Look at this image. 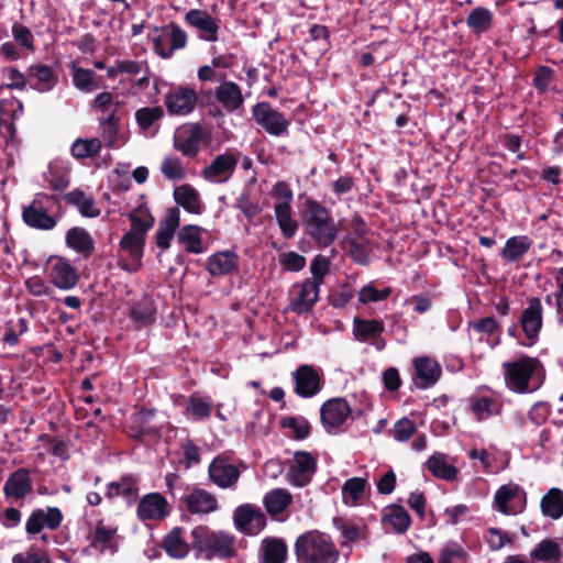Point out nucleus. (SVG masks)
<instances>
[{
	"mask_svg": "<svg viewBox=\"0 0 563 563\" xmlns=\"http://www.w3.org/2000/svg\"><path fill=\"white\" fill-rule=\"evenodd\" d=\"M198 102V95L195 88L189 86H177L172 88L165 96L164 103L170 115H187L191 113Z\"/></svg>",
	"mask_w": 563,
	"mask_h": 563,
	"instance_id": "14",
	"label": "nucleus"
},
{
	"mask_svg": "<svg viewBox=\"0 0 563 563\" xmlns=\"http://www.w3.org/2000/svg\"><path fill=\"white\" fill-rule=\"evenodd\" d=\"M499 140L507 151L516 154V161L527 159L526 152L521 151L523 136L515 133H504L499 136Z\"/></svg>",
	"mask_w": 563,
	"mask_h": 563,
	"instance_id": "62",
	"label": "nucleus"
},
{
	"mask_svg": "<svg viewBox=\"0 0 563 563\" xmlns=\"http://www.w3.org/2000/svg\"><path fill=\"white\" fill-rule=\"evenodd\" d=\"M104 496L110 500L121 496L129 504L133 503L139 496V478L132 474L122 475L119 481L107 484Z\"/></svg>",
	"mask_w": 563,
	"mask_h": 563,
	"instance_id": "24",
	"label": "nucleus"
},
{
	"mask_svg": "<svg viewBox=\"0 0 563 563\" xmlns=\"http://www.w3.org/2000/svg\"><path fill=\"white\" fill-rule=\"evenodd\" d=\"M191 547L207 560H227L236 555L234 534L223 530H211L208 526H197L191 530Z\"/></svg>",
	"mask_w": 563,
	"mask_h": 563,
	"instance_id": "2",
	"label": "nucleus"
},
{
	"mask_svg": "<svg viewBox=\"0 0 563 563\" xmlns=\"http://www.w3.org/2000/svg\"><path fill=\"white\" fill-rule=\"evenodd\" d=\"M299 563H338L340 551L331 537L317 530L300 534L295 542Z\"/></svg>",
	"mask_w": 563,
	"mask_h": 563,
	"instance_id": "5",
	"label": "nucleus"
},
{
	"mask_svg": "<svg viewBox=\"0 0 563 563\" xmlns=\"http://www.w3.org/2000/svg\"><path fill=\"white\" fill-rule=\"evenodd\" d=\"M210 479L221 488H229L236 484L240 471L228 459L219 455L210 463L208 468Z\"/></svg>",
	"mask_w": 563,
	"mask_h": 563,
	"instance_id": "21",
	"label": "nucleus"
},
{
	"mask_svg": "<svg viewBox=\"0 0 563 563\" xmlns=\"http://www.w3.org/2000/svg\"><path fill=\"white\" fill-rule=\"evenodd\" d=\"M174 199L176 203L183 207L188 213L201 214L203 202L198 190L189 184H183L174 189Z\"/></svg>",
	"mask_w": 563,
	"mask_h": 563,
	"instance_id": "29",
	"label": "nucleus"
},
{
	"mask_svg": "<svg viewBox=\"0 0 563 563\" xmlns=\"http://www.w3.org/2000/svg\"><path fill=\"white\" fill-rule=\"evenodd\" d=\"M129 220L131 222V228L128 232L144 238L146 240L147 232L154 225V217L147 213L145 217H141L136 213V211H132L129 214Z\"/></svg>",
	"mask_w": 563,
	"mask_h": 563,
	"instance_id": "58",
	"label": "nucleus"
},
{
	"mask_svg": "<svg viewBox=\"0 0 563 563\" xmlns=\"http://www.w3.org/2000/svg\"><path fill=\"white\" fill-rule=\"evenodd\" d=\"M274 212L283 236L285 239L294 238L298 231L299 224L297 220L292 218V207H274Z\"/></svg>",
	"mask_w": 563,
	"mask_h": 563,
	"instance_id": "51",
	"label": "nucleus"
},
{
	"mask_svg": "<svg viewBox=\"0 0 563 563\" xmlns=\"http://www.w3.org/2000/svg\"><path fill=\"white\" fill-rule=\"evenodd\" d=\"M57 82L58 77L51 66L45 64L29 66V86L31 89L44 93L51 91Z\"/></svg>",
	"mask_w": 563,
	"mask_h": 563,
	"instance_id": "23",
	"label": "nucleus"
},
{
	"mask_svg": "<svg viewBox=\"0 0 563 563\" xmlns=\"http://www.w3.org/2000/svg\"><path fill=\"white\" fill-rule=\"evenodd\" d=\"M238 158L234 154L225 152L213 158L211 164L201 172L202 177L211 183L227 181L234 173Z\"/></svg>",
	"mask_w": 563,
	"mask_h": 563,
	"instance_id": "20",
	"label": "nucleus"
},
{
	"mask_svg": "<svg viewBox=\"0 0 563 563\" xmlns=\"http://www.w3.org/2000/svg\"><path fill=\"white\" fill-rule=\"evenodd\" d=\"M145 239L130 232L124 233L120 240L119 246L122 251L136 262L134 268H128L130 272H135L142 266V257L144 255ZM126 269V267H123Z\"/></svg>",
	"mask_w": 563,
	"mask_h": 563,
	"instance_id": "41",
	"label": "nucleus"
},
{
	"mask_svg": "<svg viewBox=\"0 0 563 563\" xmlns=\"http://www.w3.org/2000/svg\"><path fill=\"white\" fill-rule=\"evenodd\" d=\"M385 331V324L382 320L377 319H362L354 318L353 320V334L360 342H367L369 340L379 338Z\"/></svg>",
	"mask_w": 563,
	"mask_h": 563,
	"instance_id": "34",
	"label": "nucleus"
},
{
	"mask_svg": "<svg viewBox=\"0 0 563 563\" xmlns=\"http://www.w3.org/2000/svg\"><path fill=\"white\" fill-rule=\"evenodd\" d=\"M252 118L258 126L272 136L288 135L290 121L269 102L262 101L254 104L252 107Z\"/></svg>",
	"mask_w": 563,
	"mask_h": 563,
	"instance_id": "6",
	"label": "nucleus"
},
{
	"mask_svg": "<svg viewBox=\"0 0 563 563\" xmlns=\"http://www.w3.org/2000/svg\"><path fill=\"white\" fill-rule=\"evenodd\" d=\"M71 78L74 86L80 91L91 92L99 87L95 73L79 67L75 63L71 65Z\"/></svg>",
	"mask_w": 563,
	"mask_h": 563,
	"instance_id": "50",
	"label": "nucleus"
},
{
	"mask_svg": "<svg viewBox=\"0 0 563 563\" xmlns=\"http://www.w3.org/2000/svg\"><path fill=\"white\" fill-rule=\"evenodd\" d=\"M503 368L506 386L514 393L530 394L538 390L543 383L540 376H544V367L537 357L523 354L505 362Z\"/></svg>",
	"mask_w": 563,
	"mask_h": 563,
	"instance_id": "1",
	"label": "nucleus"
},
{
	"mask_svg": "<svg viewBox=\"0 0 563 563\" xmlns=\"http://www.w3.org/2000/svg\"><path fill=\"white\" fill-rule=\"evenodd\" d=\"M366 484L367 481L362 477L349 478L342 487V494L356 503L363 497Z\"/></svg>",
	"mask_w": 563,
	"mask_h": 563,
	"instance_id": "64",
	"label": "nucleus"
},
{
	"mask_svg": "<svg viewBox=\"0 0 563 563\" xmlns=\"http://www.w3.org/2000/svg\"><path fill=\"white\" fill-rule=\"evenodd\" d=\"M306 233L320 247L330 246L338 236V228L330 211L319 201L307 198L301 213Z\"/></svg>",
	"mask_w": 563,
	"mask_h": 563,
	"instance_id": "3",
	"label": "nucleus"
},
{
	"mask_svg": "<svg viewBox=\"0 0 563 563\" xmlns=\"http://www.w3.org/2000/svg\"><path fill=\"white\" fill-rule=\"evenodd\" d=\"M153 31L155 33L163 32L166 36L170 38V45L167 49V53H161V57L169 58L173 53L177 49H181L187 45V33L175 22H170L169 24L157 27L154 26Z\"/></svg>",
	"mask_w": 563,
	"mask_h": 563,
	"instance_id": "43",
	"label": "nucleus"
},
{
	"mask_svg": "<svg viewBox=\"0 0 563 563\" xmlns=\"http://www.w3.org/2000/svg\"><path fill=\"white\" fill-rule=\"evenodd\" d=\"M117 529L107 527L99 521L95 530L89 534L90 547L103 553L107 549H112V542Z\"/></svg>",
	"mask_w": 563,
	"mask_h": 563,
	"instance_id": "47",
	"label": "nucleus"
},
{
	"mask_svg": "<svg viewBox=\"0 0 563 563\" xmlns=\"http://www.w3.org/2000/svg\"><path fill=\"white\" fill-rule=\"evenodd\" d=\"M266 511L275 517L282 514L292 503V495L285 488L268 492L263 499Z\"/></svg>",
	"mask_w": 563,
	"mask_h": 563,
	"instance_id": "42",
	"label": "nucleus"
},
{
	"mask_svg": "<svg viewBox=\"0 0 563 563\" xmlns=\"http://www.w3.org/2000/svg\"><path fill=\"white\" fill-rule=\"evenodd\" d=\"M11 32L16 44L27 49L29 52L35 51L34 35L26 25L14 22L12 24Z\"/></svg>",
	"mask_w": 563,
	"mask_h": 563,
	"instance_id": "59",
	"label": "nucleus"
},
{
	"mask_svg": "<svg viewBox=\"0 0 563 563\" xmlns=\"http://www.w3.org/2000/svg\"><path fill=\"white\" fill-rule=\"evenodd\" d=\"M541 511L543 516L554 520L563 516V492L560 488H551L541 498Z\"/></svg>",
	"mask_w": 563,
	"mask_h": 563,
	"instance_id": "46",
	"label": "nucleus"
},
{
	"mask_svg": "<svg viewBox=\"0 0 563 563\" xmlns=\"http://www.w3.org/2000/svg\"><path fill=\"white\" fill-rule=\"evenodd\" d=\"M556 77V71L545 65H540L536 68L533 78H532V87L537 90L538 95H544L549 91L550 86L554 82Z\"/></svg>",
	"mask_w": 563,
	"mask_h": 563,
	"instance_id": "53",
	"label": "nucleus"
},
{
	"mask_svg": "<svg viewBox=\"0 0 563 563\" xmlns=\"http://www.w3.org/2000/svg\"><path fill=\"white\" fill-rule=\"evenodd\" d=\"M185 530L181 527H174L163 539L162 548L173 559H185L190 544L185 540Z\"/></svg>",
	"mask_w": 563,
	"mask_h": 563,
	"instance_id": "31",
	"label": "nucleus"
},
{
	"mask_svg": "<svg viewBox=\"0 0 563 563\" xmlns=\"http://www.w3.org/2000/svg\"><path fill=\"white\" fill-rule=\"evenodd\" d=\"M532 246V240L527 235L509 238L500 251V256L509 263L520 262Z\"/></svg>",
	"mask_w": 563,
	"mask_h": 563,
	"instance_id": "33",
	"label": "nucleus"
},
{
	"mask_svg": "<svg viewBox=\"0 0 563 563\" xmlns=\"http://www.w3.org/2000/svg\"><path fill=\"white\" fill-rule=\"evenodd\" d=\"M532 561L559 563L562 559L560 544L553 539H543L530 552Z\"/></svg>",
	"mask_w": 563,
	"mask_h": 563,
	"instance_id": "39",
	"label": "nucleus"
},
{
	"mask_svg": "<svg viewBox=\"0 0 563 563\" xmlns=\"http://www.w3.org/2000/svg\"><path fill=\"white\" fill-rule=\"evenodd\" d=\"M280 427L291 429L295 440H305L311 433V424L305 417H284L280 420Z\"/></svg>",
	"mask_w": 563,
	"mask_h": 563,
	"instance_id": "54",
	"label": "nucleus"
},
{
	"mask_svg": "<svg viewBox=\"0 0 563 563\" xmlns=\"http://www.w3.org/2000/svg\"><path fill=\"white\" fill-rule=\"evenodd\" d=\"M382 522L390 525L397 534H404L410 528L411 517L401 505L393 504L386 508Z\"/></svg>",
	"mask_w": 563,
	"mask_h": 563,
	"instance_id": "38",
	"label": "nucleus"
},
{
	"mask_svg": "<svg viewBox=\"0 0 563 563\" xmlns=\"http://www.w3.org/2000/svg\"><path fill=\"white\" fill-rule=\"evenodd\" d=\"M493 23L492 12L484 8L477 7L472 10L466 18V25L476 33L487 31Z\"/></svg>",
	"mask_w": 563,
	"mask_h": 563,
	"instance_id": "52",
	"label": "nucleus"
},
{
	"mask_svg": "<svg viewBox=\"0 0 563 563\" xmlns=\"http://www.w3.org/2000/svg\"><path fill=\"white\" fill-rule=\"evenodd\" d=\"M413 385L418 389L433 387L442 375L441 364L430 356H418L413 360Z\"/></svg>",
	"mask_w": 563,
	"mask_h": 563,
	"instance_id": "15",
	"label": "nucleus"
},
{
	"mask_svg": "<svg viewBox=\"0 0 563 563\" xmlns=\"http://www.w3.org/2000/svg\"><path fill=\"white\" fill-rule=\"evenodd\" d=\"M177 240L184 244L186 251L194 254L203 252L201 228L194 224L184 225L177 233Z\"/></svg>",
	"mask_w": 563,
	"mask_h": 563,
	"instance_id": "45",
	"label": "nucleus"
},
{
	"mask_svg": "<svg viewBox=\"0 0 563 563\" xmlns=\"http://www.w3.org/2000/svg\"><path fill=\"white\" fill-rule=\"evenodd\" d=\"M470 407L477 420H486L501 411V404L492 396H473L470 398Z\"/></svg>",
	"mask_w": 563,
	"mask_h": 563,
	"instance_id": "37",
	"label": "nucleus"
},
{
	"mask_svg": "<svg viewBox=\"0 0 563 563\" xmlns=\"http://www.w3.org/2000/svg\"><path fill=\"white\" fill-rule=\"evenodd\" d=\"M179 224L180 211L178 207L169 208L167 210L166 217L159 222L158 229L156 231V245L163 250L168 249Z\"/></svg>",
	"mask_w": 563,
	"mask_h": 563,
	"instance_id": "28",
	"label": "nucleus"
},
{
	"mask_svg": "<svg viewBox=\"0 0 563 563\" xmlns=\"http://www.w3.org/2000/svg\"><path fill=\"white\" fill-rule=\"evenodd\" d=\"M66 245L82 255L85 258L90 257L95 251V242L89 232L81 227H73L66 232Z\"/></svg>",
	"mask_w": 563,
	"mask_h": 563,
	"instance_id": "30",
	"label": "nucleus"
},
{
	"mask_svg": "<svg viewBox=\"0 0 563 563\" xmlns=\"http://www.w3.org/2000/svg\"><path fill=\"white\" fill-rule=\"evenodd\" d=\"M181 504L192 515H206L218 509V500L214 495L202 488H194L181 497Z\"/></svg>",
	"mask_w": 563,
	"mask_h": 563,
	"instance_id": "22",
	"label": "nucleus"
},
{
	"mask_svg": "<svg viewBox=\"0 0 563 563\" xmlns=\"http://www.w3.org/2000/svg\"><path fill=\"white\" fill-rule=\"evenodd\" d=\"M213 405L209 399L191 394L187 400L184 415L194 421L208 420L211 417Z\"/></svg>",
	"mask_w": 563,
	"mask_h": 563,
	"instance_id": "36",
	"label": "nucleus"
},
{
	"mask_svg": "<svg viewBox=\"0 0 563 563\" xmlns=\"http://www.w3.org/2000/svg\"><path fill=\"white\" fill-rule=\"evenodd\" d=\"M102 147L98 137L77 139L70 147V153L76 159H85L97 156Z\"/></svg>",
	"mask_w": 563,
	"mask_h": 563,
	"instance_id": "48",
	"label": "nucleus"
},
{
	"mask_svg": "<svg viewBox=\"0 0 563 563\" xmlns=\"http://www.w3.org/2000/svg\"><path fill=\"white\" fill-rule=\"evenodd\" d=\"M263 563H285L287 545L280 538H266L263 540Z\"/></svg>",
	"mask_w": 563,
	"mask_h": 563,
	"instance_id": "44",
	"label": "nucleus"
},
{
	"mask_svg": "<svg viewBox=\"0 0 563 563\" xmlns=\"http://www.w3.org/2000/svg\"><path fill=\"white\" fill-rule=\"evenodd\" d=\"M466 556L467 553L461 545L449 543L441 549L438 563H464Z\"/></svg>",
	"mask_w": 563,
	"mask_h": 563,
	"instance_id": "61",
	"label": "nucleus"
},
{
	"mask_svg": "<svg viewBox=\"0 0 563 563\" xmlns=\"http://www.w3.org/2000/svg\"><path fill=\"white\" fill-rule=\"evenodd\" d=\"M271 196L275 200L274 207H291L294 192L288 183L284 180L276 181L272 187Z\"/></svg>",
	"mask_w": 563,
	"mask_h": 563,
	"instance_id": "57",
	"label": "nucleus"
},
{
	"mask_svg": "<svg viewBox=\"0 0 563 563\" xmlns=\"http://www.w3.org/2000/svg\"><path fill=\"white\" fill-rule=\"evenodd\" d=\"M170 512L167 499L161 493L144 495L137 505L136 514L140 520H163Z\"/></svg>",
	"mask_w": 563,
	"mask_h": 563,
	"instance_id": "18",
	"label": "nucleus"
},
{
	"mask_svg": "<svg viewBox=\"0 0 563 563\" xmlns=\"http://www.w3.org/2000/svg\"><path fill=\"white\" fill-rule=\"evenodd\" d=\"M49 278L55 287L63 290L74 288L79 282L77 269L64 258H58L53 264Z\"/></svg>",
	"mask_w": 563,
	"mask_h": 563,
	"instance_id": "26",
	"label": "nucleus"
},
{
	"mask_svg": "<svg viewBox=\"0 0 563 563\" xmlns=\"http://www.w3.org/2000/svg\"><path fill=\"white\" fill-rule=\"evenodd\" d=\"M185 22L199 32V38L206 42L218 41L219 20L206 10L191 9L185 14Z\"/></svg>",
	"mask_w": 563,
	"mask_h": 563,
	"instance_id": "17",
	"label": "nucleus"
},
{
	"mask_svg": "<svg viewBox=\"0 0 563 563\" xmlns=\"http://www.w3.org/2000/svg\"><path fill=\"white\" fill-rule=\"evenodd\" d=\"M295 393L301 398L316 396L323 387V382L311 365H300L294 373Z\"/></svg>",
	"mask_w": 563,
	"mask_h": 563,
	"instance_id": "16",
	"label": "nucleus"
},
{
	"mask_svg": "<svg viewBox=\"0 0 563 563\" xmlns=\"http://www.w3.org/2000/svg\"><path fill=\"white\" fill-rule=\"evenodd\" d=\"M319 291L320 286L316 282L305 279L297 298L290 302L289 309L297 314L310 312L319 299Z\"/></svg>",
	"mask_w": 563,
	"mask_h": 563,
	"instance_id": "27",
	"label": "nucleus"
},
{
	"mask_svg": "<svg viewBox=\"0 0 563 563\" xmlns=\"http://www.w3.org/2000/svg\"><path fill=\"white\" fill-rule=\"evenodd\" d=\"M64 520V515L58 507H36L31 510L25 519L24 531L29 540L41 534L45 529L55 531Z\"/></svg>",
	"mask_w": 563,
	"mask_h": 563,
	"instance_id": "7",
	"label": "nucleus"
},
{
	"mask_svg": "<svg viewBox=\"0 0 563 563\" xmlns=\"http://www.w3.org/2000/svg\"><path fill=\"white\" fill-rule=\"evenodd\" d=\"M60 197L46 192H37L32 201L23 206L22 220L31 229L51 231L62 218Z\"/></svg>",
	"mask_w": 563,
	"mask_h": 563,
	"instance_id": "4",
	"label": "nucleus"
},
{
	"mask_svg": "<svg viewBox=\"0 0 563 563\" xmlns=\"http://www.w3.org/2000/svg\"><path fill=\"white\" fill-rule=\"evenodd\" d=\"M427 468L437 478L446 482H453L457 478L459 470L446 462L445 455L442 453L432 454L427 463Z\"/></svg>",
	"mask_w": 563,
	"mask_h": 563,
	"instance_id": "40",
	"label": "nucleus"
},
{
	"mask_svg": "<svg viewBox=\"0 0 563 563\" xmlns=\"http://www.w3.org/2000/svg\"><path fill=\"white\" fill-rule=\"evenodd\" d=\"M12 563H52V561L46 550L31 545L25 551L14 554Z\"/></svg>",
	"mask_w": 563,
	"mask_h": 563,
	"instance_id": "56",
	"label": "nucleus"
},
{
	"mask_svg": "<svg viewBox=\"0 0 563 563\" xmlns=\"http://www.w3.org/2000/svg\"><path fill=\"white\" fill-rule=\"evenodd\" d=\"M225 74H220L218 81L220 82L214 89L202 91L206 98H214V100L228 113L235 112L244 104V96L241 87L231 80L225 79Z\"/></svg>",
	"mask_w": 563,
	"mask_h": 563,
	"instance_id": "10",
	"label": "nucleus"
},
{
	"mask_svg": "<svg viewBox=\"0 0 563 563\" xmlns=\"http://www.w3.org/2000/svg\"><path fill=\"white\" fill-rule=\"evenodd\" d=\"M64 199L67 205L76 207L82 217L97 218L100 214V209L96 207L93 197L87 196L79 188L67 192Z\"/></svg>",
	"mask_w": 563,
	"mask_h": 563,
	"instance_id": "35",
	"label": "nucleus"
},
{
	"mask_svg": "<svg viewBox=\"0 0 563 563\" xmlns=\"http://www.w3.org/2000/svg\"><path fill=\"white\" fill-rule=\"evenodd\" d=\"M390 287L377 289L372 283L361 288L358 292V301L361 303L377 302L387 299L391 295Z\"/></svg>",
	"mask_w": 563,
	"mask_h": 563,
	"instance_id": "60",
	"label": "nucleus"
},
{
	"mask_svg": "<svg viewBox=\"0 0 563 563\" xmlns=\"http://www.w3.org/2000/svg\"><path fill=\"white\" fill-rule=\"evenodd\" d=\"M520 494L518 485H503L495 494L494 500L498 510L505 515H515L517 509L509 506V503L517 498Z\"/></svg>",
	"mask_w": 563,
	"mask_h": 563,
	"instance_id": "49",
	"label": "nucleus"
},
{
	"mask_svg": "<svg viewBox=\"0 0 563 563\" xmlns=\"http://www.w3.org/2000/svg\"><path fill=\"white\" fill-rule=\"evenodd\" d=\"M157 410L154 408H141L132 413L126 424V433L130 438L143 442L145 439H159L161 426L155 422Z\"/></svg>",
	"mask_w": 563,
	"mask_h": 563,
	"instance_id": "9",
	"label": "nucleus"
},
{
	"mask_svg": "<svg viewBox=\"0 0 563 563\" xmlns=\"http://www.w3.org/2000/svg\"><path fill=\"white\" fill-rule=\"evenodd\" d=\"M206 268L211 276L233 274L239 268V255L234 251L216 252L209 256Z\"/></svg>",
	"mask_w": 563,
	"mask_h": 563,
	"instance_id": "25",
	"label": "nucleus"
},
{
	"mask_svg": "<svg viewBox=\"0 0 563 563\" xmlns=\"http://www.w3.org/2000/svg\"><path fill=\"white\" fill-rule=\"evenodd\" d=\"M330 269V260L321 254L314 256L310 264V273L312 275L309 280H313L318 286H321L324 282L325 275Z\"/></svg>",
	"mask_w": 563,
	"mask_h": 563,
	"instance_id": "63",
	"label": "nucleus"
},
{
	"mask_svg": "<svg viewBox=\"0 0 563 563\" xmlns=\"http://www.w3.org/2000/svg\"><path fill=\"white\" fill-rule=\"evenodd\" d=\"M318 470V459L310 452L296 451L289 466L287 478L296 487H305L312 481Z\"/></svg>",
	"mask_w": 563,
	"mask_h": 563,
	"instance_id": "12",
	"label": "nucleus"
},
{
	"mask_svg": "<svg viewBox=\"0 0 563 563\" xmlns=\"http://www.w3.org/2000/svg\"><path fill=\"white\" fill-rule=\"evenodd\" d=\"M353 415L349 401L343 397L325 400L320 407V421L328 433H334Z\"/></svg>",
	"mask_w": 563,
	"mask_h": 563,
	"instance_id": "11",
	"label": "nucleus"
},
{
	"mask_svg": "<svg viewBox=\"0 0 563 563\" xmlns=\"http://www.w3.org/2000/svg\"><path fill=\"white\" fill-rule=\"evenodd\" d=\"M131 320L137 328H144L153 324L156 320V307L154 300L150 296L143 297L134 302L129 312Z\"/></svg>",
	"mask_w": 563,
	"mask_h": 563,
	"instance_id": "32",
	"label": "nucleus"
},
{
	"mask_svg": "<svg viewBox=\"0 0 563 563\" xmlns=\"http://www.w3.org/2000/svg\"><path fill=\"white\" fill-rule=\"evenodd\" d=\"M33 492L31 472L26 467H19L9 474L4 485L3 495L7 499L23 500Z\"/></svg>",
	"mask_w": 563,
	"mask_h": 563,
	"instance_id": "19",
	"label": "nucleus"
},
{
	"mask_svg": "<svg viewBox=\"0 0 563 563\" xmlns=\"http://www.w3.org/2000/svg\"><path fill=\"white\" fill-rule=\"evenodd\" d=\"M519 325L526 340L518 343L522 346L534 345L543 327V307L539 297L528 298L527 307L519 318Z\"/></svg>",
	"mask_w": 563,
	"mask_h": 563,
	"instance_id": "8",
	"label": "nucleus"
},
{
	"mask_svg": "<svg viewBox=\"0 0 563 563\" xmlns=\"http://www.w3.org/2000/svg\"><path fill=\"white\" fill-rule=\"evenodd\" d=\"M233 521L239 531L249 536L260 533L267 523L262 509L252 504H243L236 507L233 512Z\"/></svg>",
	"mask_w": 563,
	"mask_h": 563,
	"instance_id": "13",
	"label": "nucleus"
},
{
	"mask_svg": "<svg viewBox=\"0 0 563 563\" xmlns=\"http://www.w3.org/2000/svg\"><path fill=\"white\" fill-rule=\"evenodd\" d=\"M164 117L161 106L144 107L135 111V121L142 131L148 130L156 121Z\"/></svg>",
	"mask_w": 563,
	"mask_h": 563,
	"instance_id": "55",
	"label": "nucleus"
}]
</instances>
